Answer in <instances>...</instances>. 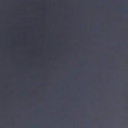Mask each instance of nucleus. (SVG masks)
Returning <instances> with one entry per match:
<instances>
[{
    "label": "nucleus",
    "mask_w": 128,
    "mask_h": 128,
    "mask_svg": "<svg viewBox=\"0 0 128 128\" xmlns=\"http://www.w3.org/2000/svg\"><path fill=\"white\" fill-rule=\"evenodd\" d=\"M88 4L89 3V2H88Z\"/></svg>",
    "instance_id": "39448f33"
},
{
    "label": "nucleus",
    "mask_w": 128,
    "mask_h": 128,
    "mask_svg": "<svg viewBox=\"0 0 128 128\" xmlns=\"http://www.w3.org/2000/svg\"><path fill=\"white\" fill-rule=\"evenodd\" d=\"M86 128H87V124H88V120H87V118H88V114H86Z\"/></svg>",
    "instance_id": "7ed1b4c3"
},
{
    "label": "nucleus",
    "mask_w": 128,
    "mask_h": 128,
    "mask_svg": "<svg viewBox=\"0 0 128 128\" xmlns=\"http://www.w3.org/2000/svg\"><path fill=\"white\" fill-rule=\"evenodd\" d=\"M86 98H88V40H86Z\"/></svg>",
    "instance_id": "f03ea898"
},
{
    "label": "nucleus",
    "mask_w": 128,
    "mask_h": 128,
    "mask_svg": "<svg viewBox=\"0 0 128 128\" xmlns=\"http://www.w3.org/2000/svg\"><path fill=\"white\" fill-rule=\"evenodd\" d=\"M88 82L89 81V80H88Z\"/></svg>",
    "instance_id": "6e6552de"
},
{
    "label": "nucleus",
    "mask_w": 128,
    "mask_h": 128,
    "mask_svg": "<svg viewBox=\"0 0 128 128\" xmlns=\"http://www.w3.org/2000/svg\"><path fill=\"white\" fill-rule=\"evenodd\" d=\"M88 42H89V41H88Z\"/></svg>",
    "instance_id": "0eeeda50"
},
{
    "label": "nucleus",
    "mask_w": 128,
    "mask_h": 128,
    "mask_svg": "<svg viewBox=\"0 0 128 128\" xmlns=\"http://www.w3.org/2000/svg\"><path fill=\"white\" fill-rule=\"evenodd\" d=\"M86 98H88V40H86Z\"/></svg>",
    "instance_id": "f257e3e1"
},
{
    "label": "nucleus",
    "mask_w": 128,
    "mask_h": 128,
    "mask_svg": "<svg viewBox=\"0 0 128 128\" xmlns=\"http://www.w3.org/2000/svg\"><path fill=\"white\" fill-rule=\"evenodd\" d=\"M88 100V98H87V99H86V114H88L87 113V110H88V104L87 103V100Z\"/></svg>",
    "instance_id": "20e7f679"
},
{
    "label": "nucleus",
    "mask_w": 128,
    "mask_h": 128,
    "mask_svg": "<svg viewBox=\"0 0 128 128\" xmlns=\"http://www.w3.org/2000/svg\"><path fill=\"white\" fill-rule=\"evenodd\" d=\"M88 27H89V26H88Z\"/></svg>",
    "instance_id": "423d86ee"
}]
</instances>
